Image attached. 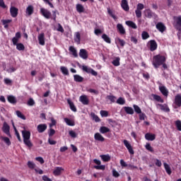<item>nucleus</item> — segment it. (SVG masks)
Wrapping results in <instances>:
<instances>
[{
  "mask_svg": "<svg viewBox=\"0 0 181 181\" xmlns=\"http://www.w3.org/2000/svg\"><path fill=\"white\" fill-rule=\"evenodd\" d=\"M93 162L95 163V165H98L93 166L94 169H96L97 170H105V165H101V161L100 160L95 158Z\"/></svg>",
  "mask_w": 181,
  "mask_h": 181,
  "instance_id": "nucleus-5",
  "label": "nucleus"
},
{
  "mask_svg": "<svg viewBox=\"0 0 181 181\" xmlns=\"http://www.w3.org/2000/svg\"><path fill=\"white\" fill-rule=\"evenodd\" d=\"M18 12H19V9H18V8L15 6H11L10 8V13L12 18H16V16H18Z\"/></svg>",
  "mask_w": 181,
  "mask_h": 181,
  "instance_id": "nucleus-13",
  "label": "nucleus"
},
{
  "mask_svg": "<svg viewBox=\"0 0 181 181\" xmlns=\"http://www.w3.org/2000/svg\"><path fill=\"white\" fill-rule=\"evenodd\" d=\"M145 139L146 141H155L156 139V135L151 133H147L145 134Z\"/></svg>",
  "mask_w": 181,
  "mask_h": 181,
  "instance_id": "nucleus-18",
  "label": "nucleus"
},
{
  "mask_svg": "<svg viewBox=\"0 0 181 181\" xmlns=\"http://www.w3.org/2000/svg\"><path fill=\"white\" fill-rule=\"evenodd\" d=\"M174 103L175 105H177V107H181V95L180 94H177V95H175Z\"/></svg>",
  "mask_w": 181,
  "mask_h": 181,
  "instance_id": "nucleus-21",
  "label": "nucleus"
},
{
  "mask_svg": "<svg viewBox=\"0 0 181 181\" xmlns=\"http://www.w3.org/2000/svg\"><path fill=\"white\" fill-rule=\"evenodd\" d=\"M38 41H39V45H40L41 46H45V33H40L38 35Z\"/></svg>",
  "mask_w": 181,
  "mask_h": 181,
  "instance_id": "nucleus-19",
  "label": "nucleus"
},
{
  "mask_svg": "<svg viewBox=\"0 0 181 181\" xmlns=\"http://www.w3.org/2000/svg\"><path fill=\"white\" fill-rule=\"evenodd\" d=\"M79 57L83 60L88 59V52L86 49H81L79 52Z\"/></svg>",
  "mask_w": 181,
  "mask_h": 181,
  "instance_id": "nucleus-11",
  "label": "nucleus"
},
{
  "mask_svg": "<svg viewBox=\"0 0 181 181\" xmlns=\"http://www.w3.org/2000/svg\"><path fill=\"white\" fill-rule=\"evenodd\" d=\"M35 160H37V162H40L41 165H43V163H45V160H43V158L42 157L35 158Z\"/></svg>",
  "mask_w": 181,
  "mask_h": 181,
  "instance_id": "nucleus-62",
  "label": "nucleus"
},
{
  "mask_svg": "<svg viewBox=\"0 0 181 181\" xmlns=\"http://www.w3.org/2000/svg\"><path fill=\"white\" fill-rule=\"evenodd\" d=\"M99 131H100V134H107V133L110 132L111 130L110 129V128H108L105 126H102V127H100Z\"/></svg>",
  "mask_w": 181,
  "mask_h": 181,
  "instance_id": "nucleus-30",
  "label": "nucleus"
},
{
  "mask_svg": "<svg viewBox=\"0 0 181 181\" xmlns=\"http://www.w3.org/2000/svg\"><path fill=\"white\" fill-rule=\"evenodd\" d=\"M156 28L157 30H158L161 33H163L165 30H166V26L163 23L159 22L156 24Z\"/></svg>",
  "mask_w": 181,
  "mask_h": 181,
  "instance_id": "nucleus-12",
  "label": "nucleus"
},
{
  "mask_svg": "<svg viewBox=\"0 0 181 181\" xmlns=\"http://www.w3.org/2000/svg\"><path fill=\"white\" fill-rule=\"evenodd\" d=\"M70 136H71V138H76L77 137V134H76V132L71 130L69 132Z\"/></svg>",
  "mask_w": 181,
  "mask_h": 181,
  "instance_id": "nucleus-61",
  "label": "nucleus"
},
{
  "mask_svg": "<svg viewBox=\"0 0 181 181\" xmlns=\"http://www.w3.org/2000/svg\"><path fill=\"white\" fill-rule=\"evenodd\" d=\"M56 124H57L56 120L54 119V118L52 117L51 118V123L49 124L50 128L54 127V125H56Z\"/></svg>",
  "mask_w": 181,
  "mask_h": 181,
  "instance_id": "nucleus-63",
  "label": "nucleus"
},
{
  "mask_svg": "<svg viewBox=\"0 0 181 181\" xmlns=\"http://www.w3.org/2000/svg\"><path fill=\"white\" fill-rule=\"evenodd\" d=\"M139 119L140 121H145V118H146V115L145 113H139Z\"/></svg>",
  "mask_w": 181,
  "mask_h": 181,
  "instance_id": "nucleus-60",
  "label": "nucleus"
},
{
  "mask_svg": "<svg viewBox=\"0 0 181 181\" xmlns=\"http://www.w3.org/2000/svg\"><path fill=\"white\" fill-rule=\"evenodd\" d=\"M74 42L77 43V45H80L81 42V35L78 32L75 33Z\"/></svg>",
  "mask_w": 181,
  "mask_h": 181,
  "instance_id": "nucleus-24",
  "label": "nucleus"
},
{
  "mask_svg": "<svg viewBox=\"0 0 181 181\" xmlns=\"http://www.w3.org/2000/svg\"><path fill=\"white\" fill-rule=\"evenodd\" d=\"M67 103H68L69 105L70 106L71 111H74V112H77V108L74 105V103L73 102H71L70 100H68Z\"/></svg>",
  "mask_w": 181,
  "mask_h": 181,
  "instance_id": "nucleus-33",
  "label": "nucleus"
},
{
  "mask_svg": "<svg viewBox=\"0 0 181 181\" xmlns=\"http://www.w3.org/2000/svg\"><path fill=\"white\" fill-rule=\"evenodd\" d=\"M64 122L66 124H68L69 127H74L76 125V123L74 121L66 117L64 119Z\"/></svg>",
  "mask_w": 181,
  "mask_h": 181,
  "instance_id": "nucleus-32",
  "label": "nucleus"
},
{
  "mask_svg": "<svg viewBox=\"0 0 181 181\" xmlns=\"http://www.w3.org/2000/svg\"><path fill=\"white\" fill-rule=\"evenodd\" d=\"M15 46H16L17 50H19V51L25 50V45H23V44L22 43L16 42V45Z\"/></svg>",
  "mask_w": 181,
  "mask_h": 181,
  "instance_id": "nucleus-45",
  "label": "nucleus"
},
{
  "mask_svg": "<svg viewBox=\"0 0 181 181\" xmlns=\"http://www.w3.org/2000/svg\"><path fill=\"white\" fill-rule=\"evenodd\" d=\"M76 11L79 13H83V12H84V6H83V5H81V4H77L76 5Z\"/></svg>",
  "mask_w": 181,
  "mask_h": 181,
  "instance_id": "nucleus-44",
  "label": "nucleus"
},
{
  "mask_svg": "<svg viewBox=\"0 0 181 181\" xmlns=\"http://www.w3.org/2000/svg\"><path fill=\"white\" fill-rule=\"evenodd\" d=\"M69 52H71L74 57H76V58L78 57V54H77V49H76L74 46L69 47Z\"/></svg>",
  "mask_w": 181,
  "mask_h": 181,
  "instance_id": "nucleus-27",
  "label": "nucleus"
},
{
  "mask_svg": "<svg viewBox=\"0 0 181 181\" xmlns=\"http://www.w3.org/2000/svg\"><path fill=\"white\" fill-rule=\"evenodd\" d=\"M26 13L28 15V16H30L31 15L33 14V6L30 5L27 7L26 8Z\"/></svg>",
  "mask_w": 181,
  "mask_h": 181,
  "instance_id": "nucleus-34",
  "label": "nucleus"
},
{
  "mask_svg": "<svg viewBox=\"0 0 181 181\" xmlns=\"http://www.w3.org/2000/svg\"><path fill=\"white\" fill-rule=\"evenodd\" d=\"M74 80L76 83H83L84 81V78L78 74L74 75Z\"/></svg>",
  "mask_w": 181,
  "mask_h": 181,
  "instance_id": "nucleus-26",
  "label": "nucleus"
},
{
  "mask_svg": "<svg viewBox=\"0 0 181 181\" xmlns=\"http://www.w3.org/2000/svg\"><path fill=\"white\" fill-rule=\"evenodd\" d=\"M163 165L168 175H172V170L170 169V165H169V164L166 163H164Z\"/></svg>",
  "mask_w": 181,
  "mask_h": 181,
  "instance_id": "nucleus-37",
  "label": "nucleus"
},
{
  "mask_svg": "<svg viewBox=\"0 0 181 181\" xmlns=\"http://www.w3.org/2000/svg\"><path fill=\"white\" fill-rule=\"evenodd\" d=\"M115 42L116 43H119V45L122 47H124L125 46V40L119 38V37H117L115 39Z\"/></svg>",
  "mask_w": 181,
  "mask_h": 181,
  "instance_id": "nucleus-38",
  "label": "nucleus"
},
{
  "mask_svg": "<svg viewBox=\"0 0 181 181\" xmlns=\"http://www.w3.org/2000/svg\"><path fill=\"white\" fill-rule=\"evenodd\" d=\"M124 110L126 112V114H129V115H133L134 114V109L131 107H124Z\"/></svg>",
  "mask_w": 181,
  "mask_h": 181,
  "instance_id": "nucleus-31",
  "label": "nucleus"
},
{
  "mask_svg": "<svg viewBox=\"0 0 181 181\" xmlns=\"http://www.w3.org/2000/svg\"><path fill=\"white\" fill-rule=\"evenodd\" d=\"M7 100L8 103H10V104H16V103H18V101L16 100V98L12 95H8L7 97Z\"/></svg>",
  "mask_w": 181,
  "mask_h": 181,
  "instance_id": "nucleus-28",
  "label": "nucleus"
},
{
  "mask_svg": "<svg viewBox=\"0 0 181 181\" xmlns=\"http://www.w3.org/2000/svg\"><path fill=\"white\" fill-rule=\"evenodd\" d=\"M121 6L125 12H128L129 11V6L128 5V1L122 0Z\"/></svg>",
  "mask_w": 181,
  "mask_h": 181,
  "instance_id": "nucleus-16",
  "label": "nucleus"
},
{
  "mask_svg": "<svg viewBox=\"0 0 181 181\" xmlns=\"http://www.w3.org/2000/svg\"><path fill=\"white\" fill-rule=\"evenodd\" d=\"M174 28L181 33V16H174Z\"/></svg>",
  "mask_w": 181,
  "mask_h": 181,
  "instance_id": "nucleus-3",
  "label": "nucleus"
},
{
  "mask_svg": "<svg viewBox=\"0 0 181 181\" xmlns=\"http://www.w3.org/2000/svg\"><path fill=\"white\" fill-rule=\"evenodd\" d=\"M40 13L45 19H50V18H52V13L46 8H40Z\"/></svg>",
  "mask_w": 181,
  "mask_h": 181,
  "instance_id": "nucleus-7",
  "label": "nucleus"
},
{
  "mask_svg": "<svg viewBox=\"0 0 181 181\" xmlns=\"http://www.w3.org/2000/svg\"><path fill=\"white\" fill-rule=\"evenodd\" d=\"M153 98L156 101H158V103H164L163 99L158 95H153Z\"/></svg>",
  "mask_w": 181,
  "mask_h": 181,
  "instance_id": "nucleus-46",
  "label": "nucleus"
},
{
  "mask_svg": "<svg viewBox=\"0 0 181 181\" xmlns=\"http://www.w3.org/2000/svg\"><path fill=\"white\" fill-rule=\"evenodd\" d=\"M1 139H2V141H4L5 142V144H6V145H8V146H11V140L9 139V138L1 136Z\"/></svg>",
  "mask_w": 181,
  "mask_h": 181,
  "instance_id": "nucleus-49",
  "label": "nucleus"
},
{
  "mask_svg": "<svg viewBox=\"0 0 181 181\" xmlns=\"http://www.w3.org/2000/svg\"><path fill=\"white\" fill-rule=\"evenodd\" d=\"M166 62V57L160 54L155 55L153 57V66L155 69H158L159 66H162Z\"/></svg>",
  "mask_w": 181,
  "mask_h": 181,
  "instance_id": "nucleus-1",
  "label": "nucleus"
},
{
  "mask_svg": "<svg viewBox=\"0 0 181 181\" xmlns=\"http://www.w3.org/2000/svg\"><path fill=\"white\" fill-rule=\"evenodd\" d=\"M145 8L143 4L139 3L136 6V9L135 10V14L136 18H141L142 17V9Z\"/></svg>",
  "mask_w": 181,
  "mask_h": 181,
  "instance_id": "nucleus-4",
  "label": "nucleus"
},
{
  "mask_svg": "<svg viewBox=\"0 0 181 181\" xmlns=\"http://www.w3.org/2000/svg\"><path fill=\"white\" fill-rule=\"evenodd\" d=\"M79 101L83 105H88L90 104V100H88V98L86 95H82L79 98Z\"/></svg>",
  "mask_w": 181,
  "mask_h": 181,
  "instance_id": "nucleus-10",
  "label": "nucleus"
},
{
  "mask_svg": "<svg viewBox=\"0 0 181 181\" xmlns=\"http://www.w3.org/2000/svg\"><path fill=\"white\" fill-rule=\"evenodd\" d=\"M82 70L83 71H86V73H88V74H92V76H98V73L95 71L94 69L91 68H88L87 66H82Z\"/></svg>",
  "mask_w": 181,
  "mask_h": 181,
  "instance_id": "nucleus-6",
  "label": "nucleus"
},
{
  "mask_svg": "<svg viewBox=\"0 0 181 181\" xmlns=\"http://www.w3.org/2000/svg\"><path fill=\"white\" fill-rule=\"evenodd\" d=\"M149 49L151 52H155L158 49V43L155 40H151L149 42Z\"/></svg>",
  "mask_w": 181,
  "mask_h": 181,
  "instance_id": "nucleus-8",
  "label": "nucleus"
},
{
  "mask_svg": "<svg viewBox=\"0 0 181 181\" xmlns=\"http://www.w3.org/2000/svg\"><path fill=\"white\" fill-rule=\"evenodd\" d=\"M175 126H176L177 131H181V121L180 120H177L175 122Z\"/></svg>",
  "mask_w": 181,
  "mask_h": 181,
  "instance_id": "nucleus-56",
  "label": "nucleus"
},
{
  "mask_svg": "<svg viewBox=\"0 0 181 181\" xmlns=\"http://www.w3.org/2000/svg\"><path fill=\"white\" fill-rule=\"evenodd\" d=\"M112 176L114 177H119V173L115 170H112Z\"/></svg>",
  "mask_w": 181,
  "mask_h": 181,
  "instance_id": "nucleus-64",
  "label": "nucleus"
},
{
  "mask_svg": "<svg viewBox=\"0 0 181 181\" xmlns=\"http://www.w3.org/2000/svg\"><path fill=\"white\" fill-rule=\"evenodd\" d=\"M102 39H103L104 42H105L106 43L111 44V38H110V37H108L107 34H103Z\"/></svg>",
  "mask_w": 181,
  "mask_h": 181,
  "instance_id": "nucleus-39",
  "label": "nucleus"
},
{
  "mask_svg": "<svg viewBox=\"0 0 181 181\" xmlns=\"http://www.w3.org/2000/svg\"><path fill=\"white\" fill-rule=\"evenodd\" d=\"M159 90L161 94L164 95V97H168L169 95V90H168V88H166V86H159Z\"/></svg>",
  "mask_w": 181,
  "mask_h": 181,
  "instance_id": "nucleus-14",
  "label": "nucleus"
},
{
  "mask_svg": "<svg viewBox=\"0 0 181 181\" xmlns=\"http://www.w3.org/2000/svg\"><path fill=\"white\" fill-rule=\"evenodd\" d=\"M100 158L103 162H110L111 160V156L110 155H101Z\"/></svg>",
  "mask_w": 181,
  "mask_h": 181,
  "instance_id": "nucleus-36",
  "label": "nucleus"
},
{
  "mask_svg": "<svg viewBox=\"0 0 181 181\" xmlns=\"http://www.w3.org/2000/svg\"><path fill=\"white\" fill-rule=\"evenodd\" d=\"M123 144L124 146H126L127 149H129L132 147V146H131V144H129L128 140H124Z\"/></svg>",
  "mask_w": 181,
  "mask_h": 181,
  "instance_id": "nucleus-57",
  "label": "nucleus"
},
{
  "mask_svg": "<svg viewBox=\"0 0 181 181\" xmlns=\"http://www.w3.org/2000/svg\"><path fill=\"white\" fill-rule=\"evenodd\" d=\"M116 103L119 105H124V104H125V99L124 98L120 97L117 100Z\"/></svg>",
  "mask_w": 181,
  "mask_h": 181,
  "instance_id": "nucleus-48",
  "label": "nucleus"
},
{
  "mask_svg": "<svg viewBox=\"0 0 181 181\" xmlns=\"http://www.w3.org/2000/svg\"><path fill=\"white\" fill-rule=\"evenodd\" d=\"M158 105L160 107L161 111H164V112H170V109L169 108V106H168V105L159 104Z\"/></svg>",
  "mask_w": 181,
  "mask_h": 181,
  "instance_id": "nucleus-25",
  "label": "nucleus"
},
{
  "mask_svg": "<svg viewBox=\"0 0 181 181\" xmlns=\"http://www.w3.org/2000/svg\"><path fill=\"white\" fill-rule=\"evenodd\" d=\"M126 25L129 26V28H132V29H137L138 26H136V24L134 23V21H126Z\"/></svg>",
  "mask_w": 181,
  "mask_h": 181,
  "instance_id": "nucleus-29",
  "label": "nucleus"
},
{
  "mask_svg": "<svg viewBox=\"0 0 181 181\" xmlns=\"http://www.w3.org/2000/svg\"><path fill=\"white\" fill-rule=\"evenodd\" d=\"M107 13H109L110 16H111L115 21H117V16H115L114 13H112V10L110 8H107Z\"/></svg>",
  "mask_w": 181,
  "mask_h": 181,
  "instance_id": "nucleus-52",
  "label": "nucleus"
},
{
  "mask_svg": "<svg viewBox=\"0 0 181 181\" xmlns=\"http://www.w3.org/2000/svg\"><path fill=\"white\" fill-rule=\"evenodd\" d=\"M117 29L119 33H120V35H125V33H126L125 28H124V25H122V24L118 23L117 25Z\"/></svg>",
  "mask_w": 181,
  "mask_h": 181,
  "instance_id": "nucleus-23",
  "label": "nucleus"
},
{
  "mask_svg": "<svg viewBox=\"0 0 181 181\" xmlns=\"http://www.w3.org/2000/svg\"><path fill=\"white\" fill-rule=\"evenodd\" d=\"M107 100H110L111 103H115V100H117V98L112 95H109L106 97Z\"/></svg>",
  "mask_w": 181,
  "mask_h": 181,
  "instance_id": "nucleus-55",
  "label": "nucleus"
},
{
  "mask_svg": "<svg viewBox=\"0 0 181 181\" xmlns=\"http://www.w3.org/2000/svg\"><path fill=\"white\" fill-rule=\"evenodd\" d=\"M27 104L28 105H30V107H33V105H35V100L33 98H30Z\"/></svg>",
  "mask_w": 181,
  "mask_h": 181,
  "instance_id": "nucleus-59",
  "label": "nucleus"
},
{
  "mask_svg": "<svg viewBox=\"0 0 181 181\" xmlns=\"http://www.w3.org/2000/svg\"><path fill=\"white\" fill-rule=\"evenodd\" d=\"M119 60H121L119 57H116L115 59L112 62V64H113V66L115 67H118V66L120 64Z\"/></svg>",
  "mask_w": 181,
  "mask_h": 181,
  "instance_id": "nucleus-40",
  "label": "nucleus"
},
{
  "mask_svg": "<svg viewBox=\"0 0 181 181\" xmlns=\"http://www.w3.org/2000/svg\"><path fill=\"white\" fill-rule=\"evenodd\" d=\"M13 127L14 128L15 134L16 136H17V139L18 140L19 142H22V139L21 138V134H19V132H18V129H16V127L13 123Z\"/></svg>",
  "mask_w": 181,
  "mask_h": 181,
  "instance_id": "nucleus-43",
  "label": "nucleus"
},
{
  "mask_svg": "<svg viewBox=\"0 0 181 181\" xmlns=\"http://www.w3.org/2000/svg\"><path fill=\"white\" fill-rule=\"evenodd\" d=\"M46 129H47V125L46 124H41L37 127V131L39 132V134L45 132Z\"/></svg>",
  "mask_w": 181,
  "mask_h": 181,
  "instance_id": "nucleus-15",
  "label": "nucleus"
},
{
  "mask_svg": "<svg viewBox=\"0 0 181 181\" xmlns=\"http://www.w3.org/2000/svg\"><path fill=\"white\" fill-rule=\"evenodd\" d=\"M145 15L146 18H148V19H151L153 17V13L149 9L146 10Z\"/></svg>",
  "mask_w": 181,
  "mask_h": 181,
  "instance_id": "nucleus-42",
  "label": "nucleus"
},
{
  "mask_svg": "<svg viewBox=\"0 0 181 181\" xmlns=\"http://www.w3.org/2000/svg\"><path fill=\"white\" fill-rule=\"evenodd\" d=\"M94 139L95 141H98L99 142H104V141H105L104 136H103V135H101L100 133H95L94 135Z\"/></svg>",
  "mask_w": 181,
  "mask_h": 181,
  "instance_id": "nucleus-17",
  "label": "nucleus"
},
{
  "mask_svg": "<svg viewBox=\"0 0 181 181\" xmlns=\"http://www.w3.org/2000/svg\"><path fill=\"white\" fill-rule=\"evenodd\" d=\"M133 108H134V111L135 112H136V114H141L142 110H141V107H139V106L134 105Z\"/></svg>",
  "mask_w": 181,
  "mask_h": 181,
  "instance_id": "nucleus-50",
  "label": "nucleus"
},
{
  "mask_svg": "<svg viewBox=\"0 0 181 181\" xmlns=\"http://www.w3.org/2000/svg\"><path fill=\"white\" fill-rule=\"evenodd\" d=\"M145 148L147 151H148L149 152H151L152 153H153L154 151H153V148L152 146H151V144L147 143L145 146Z\"/></svg>",
  "mask_w": 181,
  "mask_h": 181,
  "instance_id": "nucleus-51",
  "label": "nucleus"
},
{
  "mask_svg": "<svg viewBox=\"0 0 181 181\" xmlns=\"http://www.w3.org/2000/svg\"><path fill=\"white\" fill-rule=\"evenodd\" d=\"M28 167L29 168V169H35V168H36V164H35V163H33V161H30L29 160L27 163Z\"/></svg>",
  "mask_w": 181,
  "mask_h": 181,
  "instance_id": "nucleus-47",
  "label": "nucleus"
},
{
  "mask_svg": "<svg viewBox=\"0 0 181 181\" xmlns=\"http://www.w3.org/2000/svg\"><path fill=\"white\" fill-rule=\"evenodd\" d=\"M2 131L4 132V134H6L8 136H11V127L8 123H6V122H4L3 124Z\"/></svg>",
  "mask_w": 181,
  "mask_h": 181,
  "instance_id": "nucleus-9",
  "label": "nucleus"
},
{
  "mask_svg": "<svg viewBox=\"0 0 181 181\" xmlns=\"http://www.w3.org/2000/svg\"><path fill=\"white\" fill-rule=\"evenodd\" d=\"M100 114L101 117H108V111L107 110H100Z\"/></svg>",
  "mask_w": 181,
  "mask_h": 181,
  "instance_id": "nucleus-58",
  "label": "nucleus"
},
{
  "mask_svg": "<svg viewBox=\"0 0 181 181\" xmlns=\"http://www.w3.org/2000/svg\"><path fill=\"white\" fill-rule=\"evenodd\" d=\"M63 170H64V169L62 167H57L53 171V175H54V176H60V175H62V172H63Z\"/></svg>",
  "mask_w": 181,
  "mask_h": 181,
  "instance_id": "nucleus-22",
  "label": "nucleus"
},
{
  "mask_svg": "<svg viewBox=\"0 0 181 181\" xmlns=\"http://www.w3.org/2000/svg\"><path fill=\"white\" fill-rule=\"evenodd\" d=\"M16 112V115H17V117H18V118H21V119H26V117H25L24 115L21 113V111L17 110Z\"/></svg>",
  "mask_w": 181,
  "mask_h": 181,
  "instance_id": "nucleus-54",
  "label": "nucleus"
},
{
  "mask_svg": "<svg viewBox=\"0 0 181 181\" xmlns=\"http://www.w3.org/2000/svg\"><path fill=\"white\" fill-rule=\"evenodd\" d=\"M22 135L25 145L28 146V148H32V146H33V144L30 141V132L28 130H23Z\"/></svg>",
  "mask_w": 181,
  "mask_h": 181,
  "instance_id": "nucleus-2",
  "label": "nucleus"
},
{
  "mask_svg": "<svg viewBox=\"0 0 181 181\" xmlns=\"http://www.w3.org/2000/svg\"><path fill=\"white\" fill-rule=\"evenodd\" d=\"M60 70L64 76H69V69L66 66H61Z\"/></svg>",
  "mask_w": 181,
  "mask_h": 181,
  "instance_id": "nucleus-41",
  "label": "nucleus"
},
{
  "mask_svg": "<svg viewBox=\"0 0 181 181\" xmlns=\"http://www.w3.org/2000/svg\"><path fill=\"white\" fill-rule=\"evenodd\" d=\"M90 116L92 119H93V121H95V122H100V121H101L100 117L97 115H95V113L94 112H91Z\"/></svg>",
  "mask_w": 181,
  "mask_h": 181,
  "instance_id": "nucleus-35",
  "label": "nucleus"
},
{
  "mask_svg": "<svg viewBox=\"0 0 181 181\" xmlns=\"http://www.w3.org/2000/svg\"><path fill=\"white\" fill-rule=\"evenodd\" d=\"M21 35L20 32H17L16 33V36L12 38L13 45H16L18 42H19V39H21Z\"/></svg>",
  "mask_w": 181,
  "mask_h": 181,
  "instance_id": "nucleus-20",
  "label": "nucleus"
},
{
  "mask_svg": "<svg viewBox=\"0 0 181 181\" xmlns=\"http://www.w3.org/2000/svg\"><path fill=\"white\" fill-rule=\"evenodd\" d=\"M141 37L143 40H146V39H148L149 37V33H148L146 31H144L141 34Z\"/></svg>",
  "mask_w": 181,
  "mask_h": 181,
  "instance_id": "nucleus-53",
  "label": "nucleus"
}]
</instances>
